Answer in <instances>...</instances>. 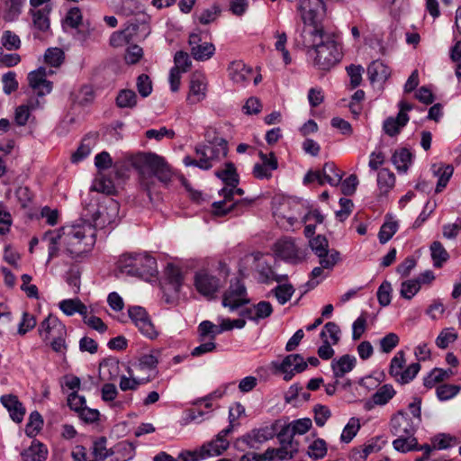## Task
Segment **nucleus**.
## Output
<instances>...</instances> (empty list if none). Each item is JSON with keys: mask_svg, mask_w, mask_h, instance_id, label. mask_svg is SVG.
I'll use <instances>...</instances> for the list:
<instances>
[{"mask_svg": "<svg viewBox=\"0 0 461 461\" xmlns=\"http://www.w3.org/2000/svg\"><path fill=\"white\" fill-rule=\"evenodd\" d=\"M304 46L313 59V65L321 70H330L342 58L341 48L334 34L316 27L303 32Z\"/></svg>", "mask_w": 461, "mask_h": 461, "instance_id": "nucleus-1", "label": "nucleus"}, {"mask_svg": "<svg viewBox=\"0 0 461 461\" xmlns=\"http://www.w3.org/2000/svg\"><path fill=\"white\" fill-rule=\"evenodd\" d=\"M59 231L63 252L75 261L83 260L92 251L96 241V229L89 222L66 226Z\"/></svg>", "mask_w": 461, "mask_h": 461, "instance_id": "nucleus-2", "label": "nucleus"}, {"mask_svg": "<svg viewBox=\"0 0 461 461\" xmlns=\"http://www.w3.org/2000/svg\"><path fill=\"white\" fill-rule=\"evenodd\" d=\"M197 158L185 156L183 159L186 167L194 166L208 170L221 161L228 154V142L222 138H215L212 141L198 144L194 148Z\"/></svg>", "mask_w": 461, "mask_h": 461, "instance_id": "nucleus-3", "label": "nucleus"}, {"mask_svg": "<svg viewBox=\"0 0 461 461\" xmlns=\"http://www.w3.org/2000/svg\"><path fill=\"white\" fill-rule=\"evenodd\" d=\"M116 269L131 276L144 279L153 277L157 274V260L147 253H124L116 262Z\"/></svg>", "mask_w": 461, "mask_h": 461, "instance_id": "nucleus-4", "label": "nucleus"}, {"mask_svg": "<svg viewBox=\"0 0 461 461\" xmlns=\"http://www.w3.org/2000/svg\"><path fill=\"white\" fill-rule=\"evenodd\" d=\"M134 166L142 176H153L164 183L172 177L170 166L163 157L155 153L140 154L134 160Z\"/></svg>", "mask_w": 461, "mask_h": 461, "instance_id": "nucleus-5", "label": "nucleus"}, {"mask_svg": "<svg viewBox=\"0 0 461 461\" xmlns=\"http://www.w3.org/2000/svg\"><path fill=\"white\" fill-rule=\"evenodd\" d=\"M221 194L224 197V200L212 203L213 213L216 216H224L234 211L237 212L236 214L238 215L243 212V209L249 208L254 203V199L244 198L228 205L227 203L232 200L234 194L240 196L244 194V190L237 188V185L235 187L230 186V188H222Z\"/></svg>", "mask_w": 461, "mask_h": 461, "instance_id": "nucleus-6", "label": "nucleus"}, {"mask_svg": "<svg viewBox=\"0 0 461 461\" xmlns=\"http://www.w3.org/2000/svg\"><path fill=\"white\" fill-rule=\"evenodd\" d=\"M276 434V429L274 424L255 428L238 438L234 446L240 451H245L246 448L258 449L263 443L273 438Z\"/></svg>", "mask_w": 461, "mask_h": 461, "instance_id": "nucleus-7", "label": "nucleus"}, {"mask_svg": "<svg viewBox=\"0 0 461 461\" xmlns=\"http://www.w3.org/2000/svg\"><path fill=\"white\" fill-rule=\"evenodd\" d=\"M249 303V298L243 282L239 278L231 279L230 286L222 295V306L234 312Z\"/></svg>", "mask_w": 461, "mask_h": 461, "instance_id": "nucleus-8", "label": "nucleus"}, {"mask_svg": "<svg viewBox=\"0 0 461 461\" xmlns=\"http://www.w3.org/2000/svg\"><path fill=\"white\" fill-rule=\"evenodd\" d=\"M309 246L319 258V263L329 271L339 261V253L337 250H329V242L324 236L318 235L309 240Z\"/></svg>", "mask_w": 461, "mask_h": 461, "instance_id": "nucleus-9", "label": "nucleus"}, {"mask_svg": "<svg viewBox=\"0 0 461 461\" xmlns=\"http://www.w3.org/2000/svg\"><path fill=\"white\" fill-rule=\"evenodd\" d=\"M297 10L304 23L315 24L321 23L326 15V6L323 0H300Z\"/></svg>", "mask_w": 461, "mask_h": 461, "instance_id": "nucleus-10", "label": "nucleus"}, {"mask_svg": "<svg viewBox=\"0 0 461 461\" xmlns=\"http://www.w3.org/2000/svg\"><path fill=\"white\" fill-rule=\"evenodd\" d=\"M233 430V426L229 425L221 430L214 439L203 444L200 448V457L217 456L221 455L230 446L227 436Z\"/></svg>", "mask_w": 461, "mask_h": 461, "instance_id": "nucleus-11", "label": "nucleus"}, {"mask_svg": "<svg viewBox=\"0 0 461 461\" xmlns=\"http://www.w3.org/2000/svg\"><path fill=\"white\" fill-rule=\"evenodd\" d=\"M418 424L414 422L409 412L398 411L390 421V431L395 437H406L414 435Z\"/></svg>", "mask_w": 461, "mask_h": 461, "instance_id": "nucleus-12", "label": "nucleus"}, {"mask_svg": "<svg viewBox=\"0 0 461 461\" xmlns=\"http://www.w3.org/2000/svg\"><path fill=\"white\" fill-rule=\"evenodd\" d=\"M273 366L284 374L285 381H290L295 374L302 373L307 368V363L300 354L288 355L281 363H273Z\"/></svg>", "mask_w": 461, "mask_h": 461, "instance_id": "nucleus-13", "label": "nucleus"}, {"mask_svg": "<svg viewBox=\"0 0 461 461\" xmlns=\"http://www.w3.org/2000/svg\"><path fill=\"white\" fill-rule=\"evenodd\" d=\"M128 313L132 322L145 337L150 339L157 338L158 332L144 308L132 306L129 308Z\"/></svg>", "mask_w": 461, "mask_h": 461, "instance_id": "nucleus-14", "label": "nucleus"}, {"mask_svg": "<svg viewBox=\"0 0 461 461\" xmlns=\"http://www.w3.org/2000/svg\"><path fill=\"white\" fill-rule=\"evenodd\" d=\"M207 80L203 74L194 72L192 74L189 83V92L186 102L189 104H195L203 101L206 96Z\"/></svg>", "mask_w": 461, "mask_h": 461, "instance_id": "nucleus-15", "label": "nucleus"}, {"mask_svg": "<svg viewBox=\"0 0 461 461\" xmlns=\"http://www.w3.org/2000/svg\"><path fill=\"white\" fill-rule=\"evenodd\" d=\"M39 334L44 341L50 340L55 337L66 336V326L53 315H49L39 326Z\"/></svg>", "mask_w": 461, "mask_h": 461, "instance_id": "nucleus-16", "label": "nucleus"}, {"mask_svg": "<svg viewBox=\"0 0 461 461\" xmlns=\"http://www.w3.org/2000/svg\"><path fill=\"white\" fill-rule=\"evenodd\" d=\"M47 75L46 68L42 67L28 74L29 86L38 96H44L52 91V82L47 79Z\"/></svg>", "mask_w": 461, "mask_h": 461, "instance_id": "nucleus-17", "label": "nucleus"}, {"mask_svg": "<svg viewBox=\"0 0 461 461\" xmlns=\"http://www.w3.org/2000/svg\"><path fill=\"white\" fill-rule=\"evenodd\" d=\"M196 290L203 295L212 297L221 286L219 278L207 273L200 271L194 277Z\"/></svg>", "mask_w": 461, "mask_h": 461, "instance_id": "nucleus-18", "label": "nucleus"}, {"mask_svg": "<svg viewBox=\"0 0 461 461\" xmlns=\"http://www.w3.org/2000/svg\"><path fill=\"white\" fill-rule=\"evenodd\" d=\"M276 254L285 260L297 263L304 258L303 252L295 245L292 239H282L276 243Z\"/></svg>", "mask_w": 461, "mask_h": 461, "instance_id": "nucleus-19", "label": "nucleus"}, {"mask_svg": "<svg viewBox=\"0 0 461 461\" xmlns=\"http://www.w3.org/2000/svg\"><path fill=\"white\" fill-rule=\"evenodd\" d=\"M228 75L234 84L244 86L252 80L253 69L243 61L235 60L229 65Z\"/></svg>", "mask_w": 461, "mask_h": 461, "instance_id": "nucleus-20", "label": "nucleus"}, {"mask_svg": "<svg viewBox=\"0 0 461 461\" xmlns=\"http://www.w3.org/2000/svg\"><path fill=\"white\" fill-rule=\"evenodd\" d=\"M261 163L255 164L253 167V175L258 179H269L272 172L277 169L278 161L276 155L270 152L268 155L259 152Z\"/></svg>", "mask_w": 461, "mask_h": 461, "instance_id": "nucleus-21", "label": "nucleus"}, {"mask_svg": "<svg viewBox=\"0 0 461 461\" xmlns=\"http://www.w3.org/2000/svg\"><path fill=\"white\" fill-rule=\"evenodd\" d=\"M1 403L8 411L11 419L16 422L21 423L26 413V410L23 403L19 401L18 397L14 394H5L0 398Z\"/></svg>", "mask_w": 461, "mask_h": 461, "instance_id": "nucleus-22", "label": "nucleus"}, {"mask_svg": "<svg viewBox=\"0 0 461 461\" xmlns=\"http://www.w3.org/2000/svg\"><path fill=\"white\" fill-rule=\"evenodd\" d=\"M102 400L105 402H110L111 407L124 409L126 405H130L132 397L131 395H125L122 399L115 401L118 395V390L113 384H104L101 389Z\"/></svg>", "mask_w": 461, "mask_h": 461, "instance_id": "nucleus-23", "label": "nucleus"}, {"mask_svg": "<svg viewBox=\"0 0 461 461\" xmlns=\"http://www.w3.org/2000/svg\"><path fill=\"white\" fill-rule=\"evenodd\" d=\"M41 107L39 99L32 97L26 103L16 107L14 112V122L18 126H25L32 117V112Z\"/></svg>", "mask_w": 461, "mask_h": 461, "instance_id": "nucleus-24", "label": "nucleus"}, {"mask_svg": "<svg viewBox=\"0 0 461 461\" xmlns=\"http://www.w3.org/2000/svg\"><path fill=\"white\" fill-rule=\"evenodd\" d=\"M118 210V203L114 200L110 199L105 207H102L95 212V216L94 217L95 224L103 227L114 222Z\"/></svg>", "mask_w": 461, "mask_h": 461, "instance_id": "nucleus-25", "label": "nucleus"}, {"mask_svg": "<svg viewBox=\"0 0 461 461\" xmlns=\"http://www.w3.org/2000/svg\"><path fill=\"white\" fill-rule=\"evenodd\" d=\"M357 358L354 356L346 354L342 357L333 359L331 362V369L336 378H341L349 373L356 366Z\"/></svg>", "mask_w": 461, "mask_h": 461, "instance_id": "nucleus-26", "label": "nucleus"}, {"mask_svg": "<svg viewBox=\"0 0 461 461\" xmlns=\"http://www.w3.org/2000/svg\"><path fill=\"white\" fill-rule=\"evenodd\" d=\"M409 122L408 114L398 113L397 116L389 117L384 122L383 129L390 137L396 136Z\"/></svg>", "mask_w": 461, "mask_h": 461, "instance_id": "nucleus-27", "label": "nucleus"}, {"mask_svg": "<svg viewBox=\"0 0 461 461\" xmlns=\"http://www.w3.org/2000/svg\"><path fill=\"white\" fill-rule=\"evenodd\" d=\"M431 171L438 178L435 191L436 193H440L447 186L453 175L454 168L450 165L434 164L431 167Z\"/></svg>", "mask_w": 461, "mask_h": 461, "instance_id": "nucleus-28", "label": "nucleus"}, {"mask_svg": "<svg viewBox=\"0 0 461 461\" xmlns=\"http://www.w3.org/2000/svg\"><path fill=\"white\" fill-rule=\"evenodd\" d=\"M129 376L122 375L120 378L119 387L122 391H135L140 385L144 384L151 380V375L145 377H140L133 374V370H128Z\"/></svg>", "mask_w": 461, "mask_h": 461, "instance_id": "nucleus-29", "label": "nucleus"}, {"mask_svg": "<svg viewBox=\"0 0 461 461\" xmlns=\"http://www.w3.org/2000/svg\"><path fill=\"white\" fill-rule=\"evenodd\" d=\"M48 456L46 446L40 441L33 440L32 445L22 453L24 461H44Z\"/></svg>", "mask_w": 461, "mask_h": 461, "instance_id": "nucleus-30", "label": "nucleus"}, {"mask_svg": "<svg viewBox=\"0 0 461 461\" xmlns=\"http://www.w3.org/2000/svg\"><path fill=\"white\" fill-rule=\"evenodd\" d=\"M369 80L372 83H383L387 80L391 75L390 68L379 60L373 61L367 68Z\"/></svg>", "mask_w": 461, "mask_h": 461, "instance_id": "nucleus-31", "label": "nucleus"}, {"mask_svg": "<svg viewBox=\"0 0 461 461\" xmlns=\"http://www.w3.org/2000/svg\"><path fill=\"white\" fill-rule=\"evenodd\" d=\"M97 136V133H89L85 136L77 149L72 154L71 161L73 163L80 162L91 153Z\"/></svg>", "mask_w": 461, "mask_h": 461, "instance_id": "nucleus-32", "label": "nucleus"}, {"mask_svg": "<svg viewBox=\"0 0 461 461\" xmlns=\"http://www.w3.org/2000/svg\"><path fill=\"white\" fill-rule=\"evenodd\" d=\"M51 7L45 5L41 9H31L30 14L32 16V23L34 27L41 32H47L50 29V13Z\"/></svg>", "mask_w": 461, "mask_h": 461, "instance_id": "nucleus-33", "label": "nucleus"}, {"mask_svg": "<svg viewBox=\"0 0 461 461\" xmlns=\"http://www.w3.org/2000/svg\"><path fill=\"white\" fill-rule=\"evenodd\" d=\"M43 240L48 244V262L59 256V245H62V237L59 230H49L44 233Z\"/></svg>", "mask_w": 461, "mask_h": 461, "instance_id": "nucleus-34", "label": "nucleus"}, {"mask_svg": "<svg viewBox=\"0 0 461 461\" xmlns=\"http://www.w3.org/2000/svg\"><path fill=\"white\" fill-rule=\"evenodd\" d=\"M112 456L115 461H130L135 456V447L129 441H122L113 447Z\"/></svg>", "mask_w": 461, "mask_h": 461, "instance_id": "nucleus-35", "label": "nucleus"}, {"mask_svg": "<svg viewBox=\"0 0 461 461\" xmlns=\"http://www.w3.org/2000/svg\"><path fill=\"white\" fill-rule=\"evenodd\" d=\"M59 307L68 316H72L77 312L83 316L86 315L87 310L86 305L78 298L62 300L59 302Z\"/></svg>", "mask_w": 461, "mask_h": 461, "instance_id": "nucleus-36", "label": "nucleus"}, {"mask_svg": "<svg viewBox=\"0 0 461 461\" xmlns=\"http://www.w3.org/2000/svg\"><path fill=\"white\" fill-rule=\"evenodd\" d=\"M215 176L221 179L228 186L231 187L238 185L240 181L236 167L232 162H227L224 169L215 171Z\"/></svg>", "mask_w": 461, "mask_h": 461, "instance_id": "nucleus-37", "label": "nucleus"}, {"mask_svg": "<svg viewBox=\"0 0 461 461\" xmlns=\"http://www.w3.org/2000/svg\"><path fill=\"white\" fill-rule=\"evenodd\" d=\"M322 174L326 182L331 186L339 185L344 176V173L333 162H326L323 165Z\"/></svg>", "mask_w": 461, "mask_h": 461, "instance_id": "nucleus-38", "label": "nucleus"}, {"mask_svg": "<svg viewBox=\"0 0 461 461\" xmlns=\"http://www.w3.org/2000/svg\"><path fill=\"white\" fill-rule=\"evenodd\" d=\"M411 153L408 149L395 150L392 157V162L399 172H406L411 163Z\"/></svg>", "mask_w": 461, "mask_h": 461, "instance_id": "nucleus-39", "label": "nucleus"}, {"mask_svg": "<svg viewBox=\"0 0 461 461\" xmlns=\"http://www.w3.org/2000/svg\"><path fill=\"white\" fill-rule=\"evenodd\" d=\"M395 184V176L387 168H382L377 174V185L381 194H386Z\"/></svg>", "mask_w": 461, "mask_h": 461, "instance_id": "nucleus-40", "label": "nucleus"}, {"mask_svg": "<svg viewBox=\"0 0 461 461\" xmlns=\"http://www.w3.org/2000/svg\"><path fill=\"white\" fill-rule=\"evenodd\" d=\"M296 450H289L288 447L281 445L280 447H268L263 454L265 461L285 460L294 457Z\"/></svg>", "mask_w": 461, "mask_h": 461, "instance_id": "nucleus-41", "label": "nucleus"}, {"mask_svg": "<svg viewBox=\"0 0 461 461\" xmlns=\"http://www.w3.org/2000/svg\"><path fill=\"white\" fill-rule=\"evenodd\" d=\"M328 452L327 443L322 438H317L311 442L307 447V455L314 461L322 459Z\"/></svg>", "mask_w": 461, "mask_h": 461, "instance_id": "nucleus-42", "label": "nucleus"}, {"mask_svg": "<svg viewBox=\"0 0 461 461\" xmlns=\"http://www.w3.org/2000/svg\"><path fill=\"white\" fill-rule=\"evenodd\" d=\"M215 52V46L207 41H203V44L195 46L191 50L192 57L198 61H205L210 59Z\"/></svg>", "mask_w": 461, "mask_h": 461, "instance_id": "nucleus-43", "label": "nucleus"}, {"mask_svg": "<svg viewBox=\"0 0 461 461\" xmlns=\"http://www.w3.org/2000/svg\"><path fill=\"white\" fill-rule=\"evenodd\" d=\"M166 275L168 279V285L171 289L178 293L183 283V275L181 269L174 265H167Z\"/></svg>", "mask_w": 461, "mask_h": 461, "instance_id": "nucleus-44", "label": "nucleus"}, {"mask_svg": "<svg viewBox=\"0 0 461 461\" xmlns=\"http://www.w3.org/2000/svg\"><path fill=\"white\" fill-rule=\"evenodd\" d=\"M116 104L120 108L132 109L137 105V95L133 90L122 89L117 95Z\"/></svg>", "mask_w": 461, "mask_h": 461, "instance_id": "nucleus-45", "label": "nucleus"}, {"mask_svg": "<svg viewBox=\"0 0 461 461\" xmlns=\"http://www.w3.org/2000/svg\"><path fill=\"white\" fill-rule=\"evenodd\" d=\"M461 390L458 384H441L436 388V394L439 401H448L456 396Z\"/></svg>", "mask_w": 461, "mask_h": 461, "instance_id": "nucleus-46", "label": "nucleus"}, {"mask_svg": "<svg viewBox=\"0 0 461 461\" xmlns=\"http://www.w3.org/2000/svg\"><path fill=\"white\" fill-rule=\"evenodd\" d=\"M393 448L399 452L406 453L417 448V438L414 435H407L406 437H397L393 441Z\"/></svg>", "mask_w": 461, "mask_h": 461, "instance_id": "nucleus-47", "label": "nucleus"}, {"mask_svg": "<svg viewBox=\"0 0 461 461\" xmlns=\"http://www.w3.org/2000/svg\"><path fill=\"white\" fill-rule=\"evenodd\" d=\"M359 419L352 417L344 427L340 435V440L344 443H349L360 429Z\"/></svg>", "mask_w": 461, "mask_h": 461, "instance_id": "nucleus-48", "label": "nucleus"}, {"mask_svg": "<svg viewBox=\"0 0 461 461\" xmlns=\"http://www.w3.org/2000/svg\"><path fill=\"white\" fill-rule=\"evenodd\" d=\"M395 394V390L391 384H384L373 395L372 399L376 405L386 404Z\"/></svg>", "mask_w": 461, "mask_h": 461, "instance_id": "nucleus-49", "label": "nucleus"}, {"mask_svg": "<svg viewBox=\"0 0 461 461\" xmlns=\"http://www.w3.org/2000/svg\"><path fill=\"white\" fill-rule=\"evenodd\" d=\"M294 288L291 284L279 285L275 287L271 293L276 296L277 302L284 305L292 298Z\"/></svg>", "mask_w": 461, "mask_h": 461, "instance_id": "nucleus-50", "label": "nucleus"}, {"mask_svg": "<svg viewBox=\"0 0 461 461\" xmlns=\"http://www.w3.org/2000/svg\"><path fill=\"white\" fill-rule=\"evenodd\" d=\"M106 443L107 440L104 437H101L94 441L92 449L95 460H104L112 456L113 448H107Z\"/></svg>", "mask_w": 461, "mask_h": 461, "instance_id": "nucleus-51", "label": "nucleus"}, {"mask_svg": "<svg viewBox=\"0 0 461 461\" xmlns=\"http://www.w3.org/2000/svg\"><path fill=\"white\" fill-rule=\"evenodd\" d=\"M43 420L38 411H32L30 414L29 421L26 424L25 433L28 437L33 438L41 429Z\"/></svg>", "mask_w": 461, "mask_h": 461, "instance_id": "nucleus-52", "label": "nucleus"}, {"mask_svg": "<svg viewBox=\"0 0 461 461\" xmlns=\"http://www.w3.org/2000/svg\"><path fill=\"white\" fill-rule=\"evenodd\" d=\"M431 257L434 266L439 267L448 258V253L439 241H434L430 246Z\"/></svg>", "mask_w": 461, "mask_h": 461, "instance_id": "nucleus-53", "label": "nucleus"}, {"mask_svg": "<svg viewBox=\"0 0 461 461\" xmlns=\"http://www.w3.org/2000/svg\"><path fill=\"white\" fill-rule=\"evenodd\" d=\"M420 370V365L419 363H412L401 371L395 381L401 384H408L415 378Z\"/></svg>", "mask_w": 461, "mask_h": 461, "instance_id": "nucleus-54", "label": "nucleus"}, {"mask_svg": "<svg viewBox=\"0 0 461 461\" xmlns=\"http://www.w3.org/2000/svg\"><path fill=\"white\" fill-rule=\"evenodd\" d=\"M339 327L335 322L330 321L324 325L320 335L322 339H328L329 338L330 339V342L336 345L339 341Z\"/></svg>", "mask_w": 461, "mask_h": 461, "instance_id": "nucleus-55", "label": "nucleus"}, {"mask_svg": "<svg viewBox=\"0 0 461 461\" xmlns=\"http://www.w3.org/2000/svg\"><path fill=\"white\" fill-rule=\"evenodd\" d=\"M158 365V359L151 354L143 355L140 360L138 365L135 366L136 369L144 370L149 372V375H151V378L154 377V373L156 371Z\"/></svg>", "mask_w": 461, "mask_h": 461, "instance_id": "nucleus-56", "label": "nucleus"}, {"mask_svg": "<svg viewBox=\"0 0 461 461\" xmlns=\"http://www.w3.org/2000/svg\"><path fill=\"white\" fill-rule=\"evenodd\" d=\"M274 36L276 39V41L275 43L276 50L280 51L282 53L283 59L285 65L290 64L291 57L289 51L285 48L287 42V36L285 32H276Z\"/></svg>", "mask_w": 461, "mask_h": 461, "instance_id": "nucleus-57", "label": "nucleus"}, {"mask_svg": "<svg viewBox=\"0 0 461 461\" xmlns=\"http://www.w3.org/2000/svg\"><path fill=\"white\" fill-rule=\"evenodd\" d=\"M174 63H175V66L172 68H176L177 71H180L183 73L187 72L192 66V61L189 58V55L186 52L182 51V50L177 51L175 54Z\"/></svg>", "mask_w": 461, "mask_h": 461, "instance_id": "nucleus-58", "label": "nucleus"}, {"mask_svg": "<svg viewBox=\"0 0 461 461\" xmlns=\"http://www.w3.org/2000/svg\"><path fill=\"white\" fill-rule=\"evenodd\" d=\"M384 444L385 441L382 437H375L367 440L366 443L360 445L359 447L363 450L365 456L368 457L369 455L380 451Z\"/></svg>", "mask_w": 461, "mask_h": 461, "instance_id": "nucleus-59", "label": "nucleus"}, {"mask_svg": "<svg viewBox=\"0 0 461 461\" xmlns=\"http://www.w3.org/2000/svg\"><path fill=\"white\" fill-rule=\"evenodd\" d=\"M405 365V355L403 351H398L391 360L389 374L395 379L402 371Z\"/></svg>", "mask_w": 461, "mask_h": 461, "instance_id": "nucleus-60", "label": "nucleus"}, {"mask_svg": "<svg viewBox=\"0 0 461 461\" xmlns=\"http://www.w3.org/2000/svg\"><path fill=\"white\" fill-rule=\"evenodd\" d=\"M398 224L396 221H386L380 228L378 238L382 244L386 243L392 239L397 231Z\"/></svg>", "mask_w": 461, "mask_h": 461, "instance_id": "nucleus-61", "label": "nucleus"}, {"mask_svg": "<svg viewBox=\"0 0 461 461\" xmlns=\"http://www.w3.org/2000/svg\"><path fill=\"white\" fill-rule=\"evenodd\" d=\"M420 289L418 281H415V279H409L402 283L400 294L402 297L411 300L420 291Z\"/></svg>", "mask_w": 461, "mask_h": 461, "instance_id": "nucleus-62", "label": "nucleus"}, {"mask_svg": "<svg viewBox=\"0 0 461 461\" xmlns=\"http://www.w3.org/2000/svg\"><path fill=\"white\" fill-rule=\"evenodd\" d=\"M84 322L91 329L97 330L100 333H104L107 330V326L102 321L101 318L90 314L88 309L86 310V315L82 316Z\"/></svg>", "mask_w": 461, "mask_h": 461, "instance_id": "nucleus-63", "label": "nucleus"}, {"mask_svg": "<svg viewBox=\"0 0 461 461\" xmlns=\"http://www.w3.org/2000/svg\"><path fill=\"white\" fill-rule=\"evenodd\" d=\"M63 59L64 52L59 48H50L45 52V61L51 67H59Z\"/></svg>", "mask_w": 461, "mask_h": 461, "instance_id": "nucleus-64", "label": "nucleus"}]
</instances>
